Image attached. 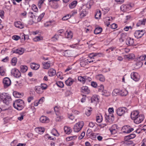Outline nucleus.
I'll use <instances>...</instances> for the list:
<instances>
[{
  "label": "nucleus",
  "instance_id": "58",
  "mask_svg": "<svg viewBox=\"0 0 146 146\" xmlns=\"http://www.w3.org/2000/svg\"><path fill=\"white\" fill-rule=\"evenodd\" d=\"M32 9L35 12H37L38 11V9L36 5H33L32 6Z\"/></svg>",
  "mask_w": 146,
  "mask_h": 146
},
{
  "label": "nucleus",
  "instance_id": "6",
  "mask_svg": "<svg viewBox=\"0 0 146 146\" xmlns=\"http://www.w3.org/2000/svg\"><path fill=\"white\" fill-rule=\"evenodd\" d=\"M106 122H108L110 123H112L114 119V116L112 114H109L107 115L106 114Z\"/></svg>",
  "mask_w": 146,
  "mask_h": 146
},
{
  "label": "nucleus",
  "instance_id": "9",
  "mask_svg": "<svg viewBox=\"0 0 146 146\" xmlns=\"http://www.w3.org/2000/svg\"><path fill=\"white\" fill-rule=\"evenodd\" d=\"M126 110V109L125 108H119L116 110L117 113L119 116H121L124 114Z\"/></svg>",
  "mask_w": 146,
  "mask_h": 146
},
{
  "label": "nucleus",
  "instance_id": "26",
  "mask_svg": "<svg viewBox=\"0 0 146 146\" xmlns=\"http://www.w3.org/2000/svg\"><path fill=\"white\" fill-rule=\"evenodd\" d=\"M31 68L34 70H37L40 67L39 64L35 63H32L31 64Z\"/></svg>",
  "mask_w": 146,
  "mask_h": 146
},
{
  "label": "nucleus",
  "instance_id": "54",
  "mask_svg": "<svg viewBox=\"0 0 146 146\" xmlns=\"http://www.w3.org/2000/svg\"><path fill=\"white\" fill-rule=\"evenodd\" d=\"M125 58L131 59L133 58L134 55L133 54H129L125 56Z\"/></svg>",
  "mask_w": 146,
  "mask_h": 146
},
{
  "label": "nucleus",
  "instance_id": "22",
  "mask_svg": "<svg viewBox=\"0 0 146 146\" xmlns=\"http://www.w3.org/2000/svg\"><path fill=\"white\" fill-rule=\"evenodd\" d=\"M50 62L48 61L46 62H43L42 64L43 66V68L44 69H48L50 66Z\"/></svg>",
  "mask_w": 146,
  "mask_h": 146
},
{
  "label": "nucleus",
  "instance_id": "29",
  "mask_svg": "<svg viewBox=\"0 0 146 146\" xmlns=\"http://www.w3.org/2000/svg\"><path fill=\"white\" fill-rule=\"evenodd\" d=\"M136 135L135 134L133 133L129 135L126 136L125 137V141H127L128 140L133 139L135 138Z\"/></svg>",
  "mask_w": 146,
  "mask_h": 146
},
{
  "label": "nucleus",
  "instance_id": "44",
  "mask_svg": "<svg viewBox=\"0 0 146 146\" xmlns=\"http://www.w3.org/2000/svg\"><path fill=\"white\" fill-rule=\"evenodd\" d=\"M93 4V2L92 0H90L88 1L86 4V7L88 9H90L91 8V6Z\"/></svg>",
  "mask_w": 146,
  "mask_h": 146
},
{
  "label": "nucleus",
  "instance_id": "8",
  "mask_svg": "<svg viewBox=\"0 0 146 146\" xmlns=\"http://www.w3.org/2000/svg\"><path fill=\"white\" fill-rule=\"evenodd\" d=\"M134 130L133 128H131L130 126H125L122 127V130L124 133H129Z\"/></svg>",
  "mask_w": 146,
  "mask_h": 146
},
{
  "label": "nucleus",
  "instance_id": "61",
  "mask_svg": "<svg viewBox=\"0 0 146 146\" xmlns=\"http://www.w3.org/2000/svg\"><path fill=\"white\" fill-rule=\"evenodd\" d=\"M44 1V0H39L38 3V5L39 8L41 7V5L43 3Z\"/></svg>",
  "mask_w": 146,
  "mask_h": 146
},
{
  "label": "nucleus",
  "instance_id": "41",
  "mask_svg": "<svg viewBox=\"0 0 146 146\" xmlns=\"http://www.w3.org/2000/svg\"><path fill=\"white\" fill-rule=\"evenodd\" d=\"M102 120V117L101 115L99 114L96 116V121L98 123H101Z\"/></svg>",
  "mask_w": 146,
  "mask_h": 146
},
{
  "label": "nucleus",
  "instance_id": "7",
  "mask_svg": "<svg viewBox=\"0 0 146 146\" xmlns=\"http://www.w3.org/2000/svg\"><path fill=\"white\" fill-rule=\"evenodd\" d=\"M11 74L16 78H19L21 76V73L17 69L14 68L11 70Z\"/></svg>",
  "mask_w": 146,
  "mask_h": 146
},
{
  "label": "nucleus",
  "instance_id": "49",
  "mask_svg": "<svg viewBox=\"0 0 146 146\" xmlns=\"http://www.w3.org/2000/svg\"><path fill=\"white\" fill-rule=\"evenodd\" d=\"M92 108H90L89 109H87L86 110L85 114L87 116H89L91 114V112L92 111Z\"/></svg>",
  "mask_w": 146,
  "mask_h": 146
},
{
  "label": "nucleus",
  "instance_id": "12",
  "mask_svg": "<svg viewBox=\"0 0 146 146\" xmlns=\"http://www.w3.org/2000/svg\"><path fill=\"white\" fill-rule=\"evenodd\" d=\"M110 130L112 134H115L118 130L117 126L116 124L113 125L110 128Z\"/></svg>",
  "mask_w": 146,
  "mask_h": 146
},
{
  "label": "nucleus",
  "instance_id": "37",
  "mask_svg": "<svg viewBox=\"0 0 146 146\" xmlns=\"http://www.w3.org/2000/svg\"><path fill=\"white\" fill-rule=\"evenodd\" d=\"M102 31V28L98 27L95 29L94 30V33L96 34H98L100 33Z\"/></svg>",
  "mask_w": 146,
  "mask_h": 146
},
{
  "label": "nucleus",
  "instance_id": "19",
  "mask_svg": "<svg viewBox=\"0 0 146 146\" xmlns=\"http://www.w3.org/2000/svg\"><path fill=\"white\" fill-rule=\"evenodd\" d=\"M40 121L42 123H47L49 122V118L44 116H42L40 119Z\"/></svg>",
  "mask_w": 146,
  "mask_h": 146
},
{
  "label": "nucleus",
  "instance_id": "4",
  "mask_svg": "<svg viewBox=\"0 0 146 146\" xmlns=\"http://www.w3.org/2000/svg\"><path fill=\"white\" fill-rule=\"evenodd\" d=\"M78 79L79 81L82 82L83 84H84L86 81H90L92 80L90 78L86 76H79L78 77Z\"/></svg>",
  "mask_w": 146,
  "mask_h": 146
},
{
  "label": "nucleus",
  "instance_id": "1",
  "mask_svg": "<svg viewBox=\"0 0 146 146\" xmlns=\"http://www.w3.org/2000/svg\"><path fill=\"white\" fill-rule=\"evenodd\" d=\"M13 104L14 108L18 110H21L25 106L23 101L21 99L15 100Z\"/></svg>",
  "mask_w": 146,
  "mask_h": 146
},
{
  "label": "nucleus",
  "instance_id": "56",
  "mask_svg": "<svg viewBox=\"0 0 146 146\" xmlns=\"http://www.w3.org/2000/svg\"><path fill=\"white\" fill-rule=\"evenodd\" d=\"M57 85L60 88H62L64 86V84L62 82L58 81L56 83Z\"/></svg>",
  "mask_w": 146,
  "mask_h": 146
},
{
  "label": "nucleus",
  "instance_id": "11",
  "mask_svg": "<svg viewBox=\"0 0 146 146\" xmlns=\"http://www.w3.org/2000/svg\"><path fill=\"white\" fill-rule=\"evenodd\" d=\"M131 76V78L135 81H138L140 79V76L136 72L132 73Z\"/></svg>",
  "mask_w": 146,
  "mask_h": 146
},
{
  "label": "nucleus",
  "instance_id": "40",
  "mask_svg": "<svg viewBox=\"0 0 146 146\" xmlns=\"http://www.w3.org/2000/svg\"><path fill=\"white\" fill-rule=\"evenodd\" d=\"M101 15V11L99 10H98L97 11L95 15V18L97 19H99L100 18Z\"/></svg>",
  "mask_w": 146,
  "mask_h": 146
},
{
  "label": "nucleus",
  "instance_id": "3",
  "mask_svg": "<svg viewBox=\"0 0 146 146\" xmlns=\"http://www.w3.org/2000/svg\"><path fill=\"white\" fill-rule=\"evenodd\" d=\"M84 125V123L82 121H79L74 126V131L76 132H79L82 129Z\"/></svg>",
  "mask_w": 146,
  "mask_h": 146
},
{
  "label": "nucleus",
  "instance_id": "52",
  "mask_svg": "<svg viewBox=\"0 0 146 146\" xmlns=\"http://www.w3.org/2000/svg\"><path fill=\"white\" fill-rule=\"evenodd\" d=\"M44 14L45 13H43L39 16L37 19V21L38 22H40L41 20L44 17Z\"/></svg>",
  "mask_w": 146,
  "mask_h": 146
},
{
  "label": "nucleus",
  "instance_id": "2",
  "mask_svg": "<svg viewBox=\"0 0 146 146\" xmlns=\"http://www.w3.org/2000/svg\"><path fill=\"white\" fill-rule=\"evenodd\" d=\"M0 98L4 103L7 105L10 103L12 100L11 96L7 93H3L0 95Z\"/></svg>",
  "mask_w": 146,
  "mask_h": 146
},
{
  "label": "nucleus",
  "instance_id": "45",
  "mask_svg": "<svg viewBox=\"0 0 146 146\" xmlns=\"http://www.w3.org/2000/svg\"><path fill=\"white\" fill-rule=\"evenodd\" d=\"M17 62V58L15 57H14L11 60V63L12 65L15 66Z\"/></svg>",
  "mask_w": 146,
  "mask_h": 146
},
{
  "label": "nucleus",
  "instance_id": "30",
  "mask_svg": "<svg viewBox=\"0 0 146 146\" xmlns=\"http://www.w3.org/2000/svg\"><path fill=\"white\" fill-rule=\"evenodd\" d=\"M35 130L39 134H42L45 131V129L42 127H37L35 128Z\"/></svg>",
  "mask_w": 146,
  "mask_h": 146
},
{
  "label": "nucleus",
  "instance_id": "31",
  "mask_svg": "<svg viewBox=\"0 0 146 146\" xmlns=\"http://www.w3.org/2000/svg\"><path fill=\"white\" fill-rule=\"evenodd\" d=\"M89 59H87L86 60H85L84 61H82L80 62V65L82 66H83L84 65H85L88 62H89L90 63L91 62H92L94 61V60H92V61H89Z\"/></svg>",
  "mask_w": 146,
  "mask_h": 146
},
{
  "label": "nucleus",
  "instance_id": "17",
  "mask_svg": "<svg viewBox=\"0 0 146 146\" xmlns=\"http://www.w3.org/2000/svg\"><path fill=\"white\" fill-rule=\"evenodd\" d=\"M126 42V44L129 46H132L133 45L134 43V39L130 37H128L127 38Z\"/></svg>",
  "mask_w": 146,
  "mask_h": 146
},
{
  "label": "nucleus",
  "instance_id": "53",
  "mask_svg": "<svg viewBox=\"0 0 146 146\" xmlns=\"http://www.w3.org/2000/svg\"><path fill=\"white\" fill-rule=\"evenodd\" d=\"M44 14L45 13H43L39 16L37 19V21L38 22H40L41 20L44 17Z\"/></svg>",
  "mask_w": 146,
  "mask_h": 146
},
{
  "label": "nucleus",
  "instance_id": "57",
  "mask_svg": "<svg viewBox=\"0 0 146 146\" xmlns=\"http://www.w3.org/2000/svg\"><path fill=\"white\" fill-rule=\"evenodd\" d=\"M71 17V15L68 14L64 16L62 18V20L64 21L70 18Z\"/></svg>",
  "mask_w": 146,
  "mask_h": 146
},
{
  "label": "nucleus",
  "instance_id": "32",
  "mask_svg": "<svg viewBox=\"0 0 146 146\" xmlns=\"http://www.w3.org/2000/svg\"><path fill=\"white\" fill-rule=\"evenodd\" d=\"M21 71L22 72H26L28 70V67L25 65H21L20 67Z\"/></svg>",
  "mask_w": 146,
  "mask_h": 146
},
{
  "label": "nucleus",
  "instance_id": "51",
  "mask_svg": "<svg viewBox=\"0 0 146 146\" xmlns=\"http://www.w3.org/2000/svg\"><path fill=\"white\" fill-rule=\"evenodd\" d=\"M94 54V56H95V57H103L104 56V54L101 52L95 53V54Z\"/></svg>",
  "mask_w": 146,
  "mask_h": 146
},
{
  "label": "nucleus",
  "instance_id": "24",
  "mask_svg": "<svg viewBox=\"0 0 146 146\" xmlns=\"http://www.w3.org/2000/svg\"><path fill=\"white\" fill-rule=\"evenodd\" d=\"M63 55L67 57H70L72 55V52L70 50H66L63 52Z\"/></svg>",
  "mask_w": 146,
  "mask_h": 146
},
{
  "label": "nucleus",
  "instance_id": "5",
  "mask_svg": "<svg viewBox=\"0 0 146 146\" xmlns=\"http://www.w3.org/2000/svg\"><path fill=\"white\" fill-rule=\"evenodd\" d=\"M4 87L5 88H6L9 86L11 83V80L8 77L4 78L3 81Z\"/></svg>",
  "mask_w": 146,
  "mask_h": 146
},
{
  "label": "nucleus",
  "instance_id": "25",
  "mask_svg": "<svg viewBox=\"0 0 146 146\" xmlns=\"http://www.w3.org/2000/svg\"><path fill=\"white\" fill-rule=\"evenodd\" d=\"M74 80L71 78H69L65 81V83L68 86H70L73 83Z\"/></svg>",
  "mask_w": 146,
  "mask_h": 146
},
{
  "label": "nucleus",
  "instance_id": "20",
  "mask_svg": "<svg viewBox=\"0 0 146 146\" xmlns=\"http://www.w3.org/2000/svg\"><path fill=\"white\" fill-rule=\"evenodd\" d=\"M139 115V113L138 111H134L131 113V118L134 120Z\"/></svg>",
  "mask_w": 146,
  "mask_h": 146
},
{
  "label": "nucleus",
  "instance_id": "10",
  "mask_svg": "<svg viewBox=\"0 0 146 146\" xmlns=\"http://www.w3.org/2000/svg\"><path fill=\"white\" fill-rule=\"evenodd\" d=\"M145 33V31L142 30L141 31L139 30L137 31L134 33V36L135 37L137 38H141Z\"/></svg>",
  "mask_w": 146,
  "mask_h": 146
},
{
  "label": "nucleus",
  "instance_id": "16",
  "mask_svg": "<svg viewBox=\"0 0 146 146\" xmlns=\"http://www.w3.org/2000/svg\"><path fill=\"white\" fill-rule=\"evenodd\" d=\"M131 7L129 5H122L120 7V9L121 11H125L128 10Z\"/></svg>",
  "mask_w": 146,
  "mask_h": 146
},
{
  "label": "nucleus",
  "instance_id": "35",
  "mask_svg": "<svg viewBox=\"0 0 146 146\" xmlns=\"http://www.w3.org/2000/svg\"><path fill=\"white\" fill-rule=\"evenodd\" d=\"M88 13V11L86 9H83L81 12L80 16L81 17H83L86 16Z\"/></svg>",
  "mask_w": 146,
  "mask_h": 146
},
{
  "label": "nucleus",
  "instance_id": "62",
  "mask_svg": "<svg viewBox=\"0 0 146 146\" xmlns=\"http://www.w3.org/2000/svg\"><path fill=\"white\" fill-rule=\"evenodd\" d=\"M21 38V37L19 36L18 35H14L12 37V38L16 40H17Z\"/></svg>",
  "mask_w": 146,
  "mask_h": 146
},
{
  "label": "nucleus",
  "instance_id": "39",
  "mask_svg": "<svg viewBox=\"0 0 146 146\" xmlns=\"http://www.w3.org/2000/svg\"><path fill=\"white\" fill-rule=\"evenodd\" d=\"M146 21V19H143L142 20L139 21L137 24L136 25L137 26L139 27L141 25H144Z\"/></svg>",
  "mask_w": 146,
  "mask_h": 146
},
{
  "label": "nucleus",
  "instance_id": "60",
  "mask_svg": "<svg viewBox=\"0 0 146 146\" xmlns=\"http://www.w3.org/2000/svg\"><path fill=\"white\" fill-rule=\"evenodd\" d=\"M73 138H74V139L76 138V136H71V137H68L66 138V141H70V140H71Z\"/></svg>",
  "mask_w": 146,
  "mask_h": 146
},
{
  "label": "nucleus",
  "instance_id": "33",
  "mask_svg": "<svg viewBox=\"0 0 146 146\" xmlns=\"http://www.w3.org/2000/svg\"><path fill=\"white\" fill-rule=\"evenodd\" d=\"M13 96L15 98H20L22 96L21 93H20L17 91H14L13 92Z\"/></svg>",
  "mask_w": 146,
  "mask_h": 146
},
{
  "label": "nucleus",
  "instance_id": "34",
  "mask_svg": "<svg viewBox=\"0 0 146 146\" xmlns=\"http://www.w3.org/2000/svg\"><path fill=\"white\" fill-rule=\"evenodd\" d=\"M96 78L98 80L101 82H104L105 80L104 77L102 74L97 75Z\"/></svg>",
  "mask_w": 146,
  "mask_h": 146
},
{
  "label": "nucleus",
  "instance_id": "13",
  "mask_svg": "<svg viewBox=\"0 0 146 146\" xmlns=\"http://www.w3.org/2000/svg\"><path fill=\"white\" fill-rule=\"evenodd\" d=\"M144 118V116L143 115H139L133 120L135 123L139 124L141 123L143 120Z\"/></svg>",
  "mask_w": 146,
  "mask_h": 146
},
{
  "label": "nucleus",
  "instance_id": "14",
  "mask_svg": "<svg viewBox=\"0 0 146 146\" xmlns=\"http://www.w3.org/2000/svg\"><path fill=\"white\" fill-rule=\"evenodd\" d=\"M24 52V49L23 48H19L14 50L11 51L12 53H15L19 55L23 54Z\"/></svg>",
  "mask_w": 146,
  "mask_h": 146
},
{
  "label": "nucleus",
  "instance_id": "46",
  "mask_svg": "<svg viewBox=\"0 0 146 146\" xmlns=\"http://www.w3.org/2000/svg\"><path fill=\"white\" fill-rule=\"evenodd\" d=\"M43 39V37L41 36H37L35 37L33 39V40L35 42H37Z\"/></svg>",
  "mask_w": 146,
  "mask_h": 146
},
{
  "label": "nucleus",
  "instance_id": "55",
  "mask_svg": "<svg viewBox=\"0 0 146 146\" xmlns=\"http://www.w3.org/2000/svg\"><path fill=\"white\" fill-rule=\"evenodd\" d=\"M57 116L56 118V121H60L63 119V117L62 116H60V114H59V115Z\"/></svg>",
  "mask_w": 146,
  "mask_h": 146
},
{
  "label": "nucleus",
  "instance_id": "36",
  "mask_svg": "<svg viewBox=\"0 0 146 146\" xmlns=\"http://www.w3.org/2000/svg\"><path fill=\"white\" fill-rule=\"evenodd\" d=\"M119 93V94L122 96H126L128 94L127 91L125 89L120 91Z\"/></svg>",
  "mask_w": 146,
  "mask_h": 146
},
{
  "label": "nucleus",
  "instance_id": "63",
  "mask_svg": "<svg viewBox=\"0 0 146 146\" xmlns=\"http://www.w3.org/2000/svg\"><path fill=\"white\" fill-rule=\"evenodd\" d=\"M94 54H95V53H90L89 55V57L90 59H94V57H95V56H94Z\"/></svg>",
  "mask_w": 146,
  "mask_h": 146
},
{
  "label": "nucleus",
  "instance_id": "48",
  "mask_svg": "<svg viewBox=\"0 0 146 146\" xmlns=\"http://www.w3.org/2000/svg\"><path fill=\"white\" fill-rule=\"evenodd\" d=\"M25 112H23L21 113L20 114V116L18 117V119L20 120L21 121L23 119L24 116L25 115Z\"/></svg>",
  "mask_w": 146,
  "mask_h": 146
},
{
  "label": "nucleus",
  "instance_id": "47",
  "mask_svg": "<svg viewBox=\"0 0 146 146\" xmlns=\"http://www.w3.org/2000/svg\"><path fill=\"white\" fill-rule=\"evenodd\" d=\"M54 110L56 115H59V114H60V113L59 112V108L57 106H55L54 108Z\"/></svg>",
  "mask_w": 146,
  "mask_h": 146
},
{
  "label": "nucleus",
  "instance_id": "18",
  "mask_svg": "<svg viewBox=\"0 0 146 146\" xmlns=\"http://www.w3.org/2000/svg\"><path fill=\"white\" fill-rule=\"evenodd\" d=\"M34 90L35 92L38 94H42L43 92L42 89L39 86H35Z\"/></svg>",
  "mask_w": 146,
  "mask_h": 146
},
{
  "label": "nucleus",
  "instance_id": "42",
  "mask_svg": "<svg viewBox=\"0 0 146 146\" xmlns=\"http://www.w3.org/2000/svg\"><path fill=\"white\" fill-rule=\"evenodd\" d=\"M77 4L76 1H74L69 5V7L70 9H72L75 7Z\"/></svg>",
  "mask_w": 146,
  "mask_h": 146
},
{
  "label": "nucleus",
  "instance_id": "15",
  "mask_svg": "<svg viewBox=\"0 0 146 146\" xmlns=\"http://www.w3.org/2000/svg\"><path fill=\"white\" fill-rule=\"evenodd\" d=\"M81 91L82 93L86 94H88L90 92L89 89L87 86L82 87L81 89Z\"/></svg>",
  "mask_w": 146,
  "mask_h": 146
},
{
  "label": "nucleus",
  "instance_id": "38",
  "mask_svg": "<svg viewBox=\"0 0 146 146\" xmlns=\"http://www.w3.org/2000/svg\"><path fill=\"white\" fill-rule=\"evenodd\" d=\"M65 132L67 134H69L71 132L72 130L70 127L66 126L64 128Z\"/></svg>",
  "mask_w": 146,
  "mask_h": 146
},
{
  "label": "nucleus",
  "instance_id": "21",
  "mask_svg": "<svg viewBox=\"0 0 146 146\" xmlns=\"http://www.w3.org/2000/svg\"><path fill=\"white\" fill-rule=\"evenodd\" d=\"M72 33L70 31H67L65 33V35L66 38L70 39L72 37Z\"/></svg>",
  "mask_w": 146,
  "mask_h": 146
},
{
  "label": "nucleus",
  "instance_id": "64",
  "mask_svg": "<svg viewBox=\"0 0 146 146\" xmlns=\"http://www.w3.org/2000/svg\"><path fill=\"white\" fill-rule=\"evenodd\" d=\"M85 135V133L84 132H82L81 134H80V135L79 137H78V139H82Z\"/></svg>",
  "mask_w": 146,
  "mask_h": 146
},
{
  "label": "nucleus",
  "instance_id": "23",
  "mask_svg": "<svg viewBox=\"0 0 146 146\" xmlns=\"http://www.w3.org/2000/svg\"><path fill=\"white\" fill-rule=\"evenodd\" d=\"M14 25L16 27L21 29L23 28L24 27V25L20 21L15 22L14 23Z\"/></svg>",
  "mask_w": 146,
  "mask_h": 146
},
{
  "label": "nucleus",
  "instance_id": "27",
  "mask_svg": "<svg viewBox=\"0 0 146 146\" xmlns=\"http://www.w3.org/2000/svg\"><path fill=\"white\" fill-rule=\"evenodd\" d=\"M56 71L53 68L50 69L48 72V74L50 76H54L56 74Z\"/></svg>",
  "mask_w": 146,
  "mask_h": 146
},
{
  "label": "nucleus",
  "instance_id": "28",
  "mask_svg": "<svg viewBox=\"0 0 146 146\" xmlns=\"http://www.w3.org/2000/svg\"><path fill=\"white\" fill-rule=\"evenodd\" d=\"M6 71L5 69L3 66L0 67V75L3 76H5Z\"/></svg>",
  "mask_w": 146,
  "mask_h": 146
},
{
  "label": "nucleus",
  "instance_id": "59",
  "mask_svg": "<svg viewBox=\"0 0 146 146\" xmlns=\"http://www.w3.org/2000/svg\"><path fill=\"white\" fill-rule=\"evenodd\" d=\"M39 86L41 87L43 90H44L46 89L47 87V86L45 84H41L40 86Z\"/></svg>",
  "mask_w": 146,
  "mask_h": 146
},
{
  "label": "nucleus",
  "instance_id": "43",
  "mask_svg": "<svg viewBox=\"0 0 146 146\" xmlns=\"http://www.w3.org/2000/svg\"><path fill=\"white\" fill-rule=\"evenodd\" d=\"M98 99L96 95H94L92 96L91 98V101L92 102H98Z\"/></svg>",
  "mask_w": 146,
  "mask_h": 146
},
{
  "label": "nucleus",
  "instance_id": "50",
  "mask_svg": "<svg viewBox=\"0 0 146 146\" xmlns=\"http://www.w3.org/2000/svg\"><path fill=\"white\" fill-rule=\"evenodd\" d=\"M62 73L60 72H57L56 74L57 77L61 79H62L63 78L62 77Z\"/></svg>",
  "mask_w": 146,
  "mask_h": 146
}]
</instances>
